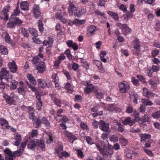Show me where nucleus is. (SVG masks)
<instances>
[{
  "mask_svg": "<svg viewBox=\"0 0 160 160\" xmlns=\"http://www.w3.org/2000/svg\"><path fill=\"white\" fill-rule=\"evenodd\" d=\"M42 123L44 124L47 127H49L50 126V123L45 118L43 117L41 119V117H38L34 120L33 126L36 128H38Z\"/></svg>",
  "mask_w": 160,
  "mask_h": 160,
  "instance_id": "nucleus-1",
  "label": "nucleus"
},
{
  "mask_svg": "<svg viewBox=\"0 0 160 160\" xmlns=\"http://www.w3.org/2000/svg\"><path fill=\"white\" fill-rule=\"evenodd\" d=\"M12 76L10 75L8 71L5 69L2 68L0 72V78L1 80L4 79L7 82H10L12 79Z\"/></svg>",
  "mask_w": 160,
  "mask_h": 160,
  "instance_id": "nucleus-2",
  "label": "nucleus"
},
{
  "mask_svg": "<svg viewBox=\"0 0 160 160\" xmlns=\"http://www.w3.org/2000/svg\"><path fill=\"white\" fill-rule=\"evenodd\" d=\"M3 97L6 100L7 103L9 104H12L14 103L15 102L14 98H15V95L14 93H11L9 96L4 93L3 94Z\"/></svg>",
  "mask_w": 160,
  "mask_h": 160,
  "instance_id": "nucleus-3",
  "label": "nucleus"
},
{
  "mask_svg": "<svg viewBox=\"0 0 160 160\" xmlns=\"http://www.w3.org/2000/svg\"><path fill=\"white\" fill-rule=\"evenodd\" d=\"M116 26L119 28L122 29V32L124 34H127L129 33L131 29L126 24H122L120 23H118Z\"/></svg>",
  "mask_w": 160,
  "mask_h": 160,
  "instance_id": "nucleus-4",
  "label": "nucleus"
},
{
  "mask_svg": "<svg viewBox=\"0 0 160 160\" xmlns=\"http://www.w3.org/2000/svg\"><path fill=\"white\" fill-rule=\"evenodd\" d=\"M125 81H123L119 83L118 85L119 91L122 93L127 92L130 88L129 85L125 83Z\"/></svg>",
  "mask_w": 160,
  "mask_h": 160,
  "instance_id": "nucleus-5",
  "label": "nucleus"
},
{
  "mask_svg": "<svg viewBox=\"0 0 160 160\" xmlns=\"http://www.w3.org/2000/svg\"><path fill=\"white\" fill-rule=\"evenodd\" d=\"M0 124L2 127V128L3 129L6 128L8 129H10L12 131H13L14 132L16 131L15 129H14L13 128H11L9 126H8L7 121L3 118L0 119Z\"/></svg>",
  "mask_w": 160,
  "mask_h": 160,
  "instance_id": "nucleus-6",
  "label": "nucleus"
},
{
  "mask_svg": "<svg viewBox=\"0 0 160 160\" xmlns=\"http://www.w3.org/2000/svg\"><path fill=\"white\" fill-rule=\"evenodd\" d=\"M100 126L99 128L100 130L104 132L108 131L109 128V125L108 123H105L102 120H100L99 122Z\"/></svg>",
  "mask_w": 160,
  "mask_h": 160,
  "instance_id": "nucleus-7",
  "label": "nucleus"
},
{
  "mask_svg": "<svg viewBox=\"0 0 160 160\" xmlns=\"http://www.w3.org/2000/svg\"><path fill=\"white\" fill-rule=\"evenodd\" d=\"M5 154V160H13L15 158V155H13L12 152L8 149L4 150Z\"/></svg>",
  "mask_w": 160,
  "mask_h": 160,
  "instance_id": "nucleus-8",
  "label": "nucleus"
},
{
  "mask_svg": "<svg viewBox=\"0 0 160 160\" xmlns=\"http://www.w3.org/2000/svg\"><path fill=\"white\" fill-rule=\"evenodd\" d=\"M136 122V118L131 120V117H128L125 119L124 120L122 121V123L124 125L129 124L131 126L135 123Z\"/></svg>",
  "mask_w": 160,
  "mask_h": 160,
  "instance_id": "nucleus-9",
  "label": "nucleus"
},
{
  "mask_svg": "<svg viewBox=\"0 0 160 160\" xmlns=\"http://www.w3.org/2000/svg\"><path fill=\"white\" fill-rule=\"evenodd\" d=\"M36 68L38 72L43 73L46 70V65L45 63L44 62H41L39 65L36 66Z\"/></svg>",
  "mask_w": 160,
  "mask_h": 160,
  "instance_id": "nucleus-10",
  "label": "nucleus"
},
{
  "mask_svg": "<svg viewBox=\"0 0 160 160\" xmlns=\"http://www.w3.org/2000/svg\"><path fill=\"white\" fill-rule=\"evenodd\" d=\"M84 85L88 87L84 89L85 91L87 93H89L92 91L93 88V84L91 83L90 82L87 81L85 82Z\"/></svg>",
  "mask_w": 160,
  "mask_h": 160,
  "instance_id": "nucleus-11",
  "label": "nucleus"
},
{
  "mask_svg": "<svg viewBox=\"0 0 160 160\" xmlns=\"http://www.w3.org/2000/svg\"><path fill=\"white\" fill-rule=\"evenodd\" d=\"M129 98L135 104L138 103L137 99L138 98V96L134 92L132 91L130 92Z\"/></svg>",
  "mask_w": 160,
  "mask_h": 160,
  "instance_id": "nucleus-12",
  "label": "nucleus"
},
{
  "mask_svg": "<svg viewBox=\"0 0 160 160\" xmlns=\"http://www.w3.org/2000/svg\"><path fill=\"white\" fill-rule=\"evenodd\" d=\"M10 8V7L9 6H5L3 8L2 11L1 13V15L4 16V19L6 20L8 19V16L7 14V13L9 12Z\"/></svg>",
  "mask_w": 160,
  "mask_h": 160,
  "instance_id": "nucleus-13",
  "label": "nucleus"
},
{
  "mask_svg": "<svg viewBox=\"0 0 160 160\" xmlns=\"http://www.w3.org/2000/svg\"><path fill=\"white\" fill-rule=\"evenodd\" d=\"M66 44L69 47H72L74 51L77 50L78 49V44L72 41L69 40L66 42Z\"/></svg>",
  "mask_w": 160,
  "mask_h": 160,
  "instance_id": "nucleus-14",
  "label": "nucleus"
},
{
  "mask_svg": "<svg viewBox=\"0 0 160 160\" xmlns=\"http://www.w3.org/2000/svg\"><path fill=\"white\" fill-rule=\"evenodd\" d=\"M33 12L36 18H38L40 15L41 12L38 5H35L33 8Z\"/></svg>",
  "mask_w": 160,
  "mask_h": 160,
  "instance_id": "nucleus-15",
  "label": "nucleus"
},
{
  "mask_svg": "<svg viewBox=\"0 0 160 160\" xmlns=\"http://www.w3.org/2000/svg\"><path fill=\"white\" fill-rule=\"evenodd\" d=\"M8 66L10 71L12 72L15 73L16 72L17 68L15 62L13 61H12L11 62H9L8 64Z\"/></svg>",
  "mask_w": 160,
  "mask_h": 160,
  "instance_id": "nucleus-16",
  "label": "nucleus"
},
{
  "mask_svg": "<svg viewBox=\"0 0 160 160\" xmlns=\"http://www.w3.org/2000/svg\"><path fill=\"white\" fill-rule=\"evenodd\" d=\"M139 136L141 138V141L143 143H144L147 139H149L151 138L150 135L146 133L140 134Z\"/></svg>",
  "mask_w": 160,
  "mask_h": 160,
  "instance_id": "nucleus-17",
  "label": "nucleus"
},
{
  "mask_svg": "<svg viewBox=\"0 0 160 160\" xmlns=\"http://www.w3.org/2000/svg\"><path fill=\"white\" fill-rule=\"evenodd\" d=\"M107 110L111 112H120L121 111L119 108L115 107L113 104L109 105Z\"/></svg>",
  "mask_w": 160,
  "mask_h": 160,
  "instance_id": "nucleus-18",
  "label": "nucleus"
},
{
  "mask_svg": "<svg viewBox=\"0 0 160 160\" xmlns=\"http://www.w3.org/2000/svg\"><path fill=\"white\" fill-rule=\"evenodd\" d=\"M51 98L56 105L59 107H60L61 106V102L60 100L59 99L57 98L54 95H52Z\"/></svg>",
  "mask_w": 160,
  "mask_h": 160,
  "instance_id": "nucleus-19",
  "label": "nucleus"
},
{
  "mask_svg": "<svg viewBox=\"0 0 160 160\" xmlns=\"http://www.w3.org/2000/svg\"><path fill=\"white\" fill-rule=\"evenodd\" d=\"M29 4L26 1L22 2L20 3V8L22 10L27 11L29 9Z\"/></svg>",
  "mask_w": 160,
  "mask_h": 160,
  "instance_id": "nucleus-20",
  "label": "nucleus"
},
{
  "mask_svg": "<svg viewBox=\"0 0 160 160\" xmlns=\"http://www.w3.org/2000/svg\"><path fill=\"white\" fill-rule=\"evenodd\" d=\"M14 138V145H15L16 146H18L21 141V136L20 134H15Z\"/></svg>",
  "mask_w": 160,
  "mask_h": 160,
  "instance_id": "nucleus-21",
  "label": "nucleus"
},
{
  "mask_svg": "<svg viewBox=\"0 0 160 160\" xmlns=\"http://www.w3.org/2000/svg\"><path fill=\"white\" fill-rule=\"evenodd\" d=\"M143 93L144 96L148 98L151 96L152 97L154 95L153 93L150 91H149L146 88H143Z\"/></svg>",
  "mask_w": 160,
  "mask_h": 160,
  "instance_id": "nucleus-22",
  "label": "nucleus"
},
{
  "mask_svg": "<svg viewBox=\"0 0 160 160\" xmlns=\"http://www.w3.org/2000/svg\"><path fill=\"white\" fill-rule=\"evenodd\" d=\"M38 82L39 87L44 88L47 87V83L44 80L40 79L38 80Z\"/></svg>",
  "mask_w": 160,
  "mask_h": 160,
  "instance_id": "nucleus-23",
  "label": "nucleus"
},
{
  "mask_svg": "<svg viewBox=\"0 0 160 160\" xmlns=\"http://www.w3.org/2000/svg\"><path fill=\"white\" fill-rule=\"evenodd\" d=\"M107 12L108 13L110 16H112L114 20L117 21L118 20L119 17L117 13L111 11H108Z\"/></svg>",
  "mask_w": 160,
  "mask_h": 160,
  "instance_id": "nucleus-24",
  "label": "nucleus"
},
{
  "mask_svg": "<svg viewBox=\"0 0 160 160\" xmlns=\"http://www.w3.org/2000/svg\"><path fill=\"white\" fill-rule=\"evenodd\" d=\"M41 62H43L41 61L40 58L38 56L34 57L33 59V64L36 66L39 65Z\"/></svg>",
  "mask_w": 160,
  "mask_h": 160,
  "instance_id": "nucleus-25",
  "label": "nucleus"
},
{
  "mask_svg": "<svg viewBox=\"0 0 160 160\" xmlns=\"http://www.w3.org/2000/svg\"><path fill=\"white\" fill-rule=\"evenodd\" d=\"M9 82H10V85H11L10 88L12 90L16 89L18 85V82L14 80H12V79L11 81Z\"/></svg>",
  "mask_w": 160,
  "mask_h": 160,
  "instance_id": "nucleus-26",
  "label": "nucleus"
},
{
  "mask_svg": "<svg viewBox=\"0 0 160 160\" xmlns=\"http://www.w3.org/2000/svg\"><path fill=\"white\" fill-rule=\"evenodd\" d=\"M134 48L138 51L140 50V45L139 40L138 39L136 38L135 40L134 44Z\"/></svg>",
  "mask_w": 160,
  "mask_h": 160,
  "instance_id": "nucleus-27",
  "label": "nucleus"
},
{
  "mask_svg": "<svg viewBox=\"0 0 160 160\" xmlns=\"http://www.w3.org/2000/svg\"><path fill=\"white\" fill-rule=\"evenodd\" d=\"M107 54L106 52L105 51H102L101 52L100 57L101 60L104 62H107V60L104 57V56Z\"/></svg>",
  "mask_w": 160,
  "mask_h": 160,
  "instance_id": "nucleus-28",
  "label": "nucleus"
},
{
  "mask_svg": "<svg viewBox=\"0 0 160 160\" xmlns=\"http://www.w3.org/2000/svg\"><path fill=\"white\" fill-rule=\"evenodd\" d=\"M28 147L30 149H32L34 148L36 144L35 142L32 140H31L28 142Z\"/></svg>",
  "mask_w": 160,
  "mask_h": 160,
  "instance_id": "nucleus-29",
  "label": "nucleus"
},
{
  "mask_svg": "<svg viewBox=\"0 0 160 160\" xmlns=\"http://www.w3.org/2000/svg\"><path fill=\"white\" fill-rule=\"evenodd\" d=\"M63 146L61 145L59 146L58 149L56 150V152L60 158H62V154L63 152Z\"/></svg>",
  "mask_w": 160,
  "mask_h": 160,
  "instance_id": "nucleus-30",
  "label": "nucleus"
},
{
  "mask_svg": "<svg viewBox=\"0 0 160 160\" xmlns=\"http://www.w3.org/2000/svg\"><path fill=\"white\" fill-rule=\"evenodd\" d=\"M30 33L34 37H36L38 36L37 31L33 28H30L29 29Z\"/></svg>",
  "mask_w": 160,
  "mask_h": 160,
  "instance_id": "nucleus-31",
  "label": "nucleus"
},
{
  "mask_svg": "<svg viewBox=\"0 0 160 160\" xmlns=\"http://www.w3.org/2000/svg\"><path fill=\"white\" fill-rule=\"evenodd\" d=\"M19 148V149H18L17 150L13 152L12 153L13 155H15V157L16 156H20L24 151L23 149H21V148Z\"/></svg>",
  "mask_w": 160,
  "mask_h": 160,
  "instance_id": "nucleus-32",
  "label": "nucleus"
},
{
  "mask_svg": "<svg viewBox=\"0 0 160 160\" xmlns=\"http://www.w3.org/2000/svg\"><path fill=\"white\" fill-rule=\"evenodd\" d=\"M53 41V39L52 38H48V40H44L43 42L44 45L46 46L51 44H52Z\"/></svg>",
  "mask_w": 160,
  "mask_h": 160,
  "instance_id": "nucleus-33",
  "label": "nucleus"
},
{
  "mask_svg": "<svg viewBox=\"0 0 160 160\" xmlns=\"http://www.w3.org/2000/svg\"><path fill=\"white\" fill-rule=\"evenodd\" d=\"M28 79L30 82L32 83L33 84L35 85L36 84V82L35 79L31 74H28L27 75Z\"/></svg>",
  "mask_w": 160,
  "mask_h": 160,
  "instance_id": "nucleus-34",
  "label": "nucleus"
},
{
  "mask_svg": "<svg viewBox=\"0 0 160 160\" xmlns=\"http://www.w3.org/2000/svg\"><path fill=\"white\" fill-rule=\"evenodd\" d=\"M65 58V57L64 54L63 53L61 54V55L58 57V60L56 61L55 64L56 65H58L61 63V60L64 59Z\"/></svg>",
  "mask_w": 160,
  "mask_h": 160,
  "instance_id": "nucleus-35",
  "label": "nucleus"
},
{
  "mask_svg": "<svg viewBox=\"0 0 160 160\" xmlns=\"http://www.w3.org/2000/svg\"><path fill=\"white\" fill-rule=\"evenodd\" d=\"M148 82L151 85H153L155 84H158L159 83V81L157 78H155L154 79L153 78L150 80Z\"/></svg>",
  "mask_w": 160,
  "mask_h": 160,
  "instance_id": "nucleus-36",
  "label": "nucleus"
},
{
  "mask_svg": "<svg viewBox=\"0 0 160 160\" xmlns=\"http://www.w3.org/2000/svg\"><path fill=\"white\" fill-rule=\"evenodd\" d=\"M108 150L107 148H106L105 146H104L103 148V150L102 152H101V153L103 155V156L106 158H107L108 159L109 158V152H108Z\"/></svg>",
  "mask_w": 160,
  "mask_h": 160,
  "instance_id": "nucleus-37",
  "label": "nucleus"
},
{
  "mask_svg": "<svg viewBox=\"0 0 160 160\" xmlns=\"http://www.w3.org/2000/svg\"><path fill=\"white\" fill-rule=\"evenodd\" d=\"M132 17V13H128L123 15L122 16V18H123L124 20L128 21L129 19L131 18Z\"/></svg>",
  "mask_w": 160,
  "mask_h": 160,
  "instance_id": "nucleus-38",
  "label": "nucleus"
},
{
  "mask_svg": "<svg viewBox=\"0 0 160 160\" xmlns=\"http://www.w3.org/2000/svg\"><path fill=\"white\" fill-rule=\"evenodd\" d=\"M74 24L76 25H79L81 24H83L85 23V20H81L78 19H77L74 20Z\"/></svg>",
  "mask_w": 160,
  "mask_h": 160,
  "instance_id": "nucleus-39",
  "label": "nucleus"
},
{
  "mask_svg": "<svg viewBox=\"0 0 160 160\" xmlns=\"http://www.w3.org/2000/svg\"><path fill=\"white\" fill-rule=\"evenodd\" d=\"M18 92L20 94L24 96L26 93V91L24 88V87H19L17 89Z\"/></svg>",
  "mask_w": 160,
  "mask_h": 160,
  "instance_id": "nucleus-40",
  "label": "nucleus"
},
{
  "mask_svg": "<svg viewBox=\"0 0 160 160\" xmlns=\"http://www.w3.org/2000/svg\"><path fill=\"white\" fill-rule=\"evenodd\" d=\"M142 102L144 105L146 106L152 105L153 104L148 99H142Z\"/></svg>",
  "mask_w": 160,
  "mask_h": 160,
  "instance_id": "nucleus-41",
  "label": "nucleus"
},
{
  "mask_svg": "<svg viewBox=\"0 0 160 160\" xmlns=\"http://www.w3.org/2000/svg\"><path fill=\"white\" fill-rule=\"evenodd\" d=\"M96 28L94 26L91 25L88 27V31L91 34H92L95 31Z\"/></svg>",
  "mask_w": 160,
  "mask_h": 160,
  "instance_id": "nucleus-42",
  "label": "nucleus"
},
{
  "mask_svg": "<svg viewBox=\"0 0 160 160\" xmlns=\"http://www.w3.org/2000/svg\"><path fill=\"white\" fill-rule=\"evenodd\" d=\"M0 53L3 54H6L8 53L7 49L4 46H1L0 47Z\"/></svg>",
  "mask_w": 160,
  "mask_h": 160,
  "instance_id": "nucleus-43",
  "label": "nucleus"
},
{
  "mask_svg": "<svg viewBox=\"0 0 160 160\" xmlns=\"http://www.w3.org/2000/svg\"><path fill=\"white\" fill-rule=\"evenodd\" d=\"M38 26L40 32H43V25L42 21L41 20H39L38 21Z\"/></svg>",
  "mask_w": 160,
  "mask_h": 160,
  "instance_id": "nucleus-44",
  "label": "nucleus"
},
{
  "mask_svg": "<svg viewBox=\"0 0 160 160\" xmlns=\"http://www.w3.org/2000/svg\"><path fill=\"white\" fill-rule=\"evenodd\" d=\"M119 141L124 146H126L128 143V141L127 139L122 138H119Z\"/></svg>",
  "mask_w": 160,
  "mask_h": 160,
  "instance_id": "nucleus-45",
  "label": "nucleus"
},
{
  "mask_svg": "<svg viewBox=\"0 0 160 160\" xmlns=\"http://www.w3.org/2000/svg\"><path fill=\"white\" fill-rule=\"evenodd\" d=\"M21 32L24 37H28L29 36V34L28 32V30L25 28H21Z\"/></svg>",
  "mask_w": 160,
  "mask_h": 160,
  "instance_id": "nucleus-46",
  "label": "nucleus"
},
{
  "mask_svg": "<svg viewBox=\"0 0 160 160\" xmlns=\"http://www.w3.org/2000/svg\"><path fill=\"white\" fill-rule=\"evenodd\" d=\"M5 40L9 44H11L12 40L10 38V36L8 33H7L5 36Z\"/></svg>",
  "mask_w": 160,
  "mask_h": 160,
  "instance_id": "nucleus-47",
  "label": "nucleus"
},
{
  "mask_svg": "<svg viewBox=\"0 0 160 160\" xmlns=\"http://www.w3.org/2000/svg\"><path fill=\"white\" fill-rule=\"evenodd\" d=\"M152 117L154 118L157 119L160 118V111L155 112L152 115Z\"/></svg>",
  "mask_w": 160,
  "mask_h": 160,
  "instance_id": "nucleus-48",
  "label": "nucleus"
},
{
  "mask_svg": "<svg viewBox=\"0 0 160 160\" xmlns=\"http://www.w3.org/2000/svg\"><path fill=\"white\" fill-rule=\"evenodd\" d=\"M26 84L27 85L29 88H31L33 92H35L36 91V89L34 87L32 86L31 84L28 81H26L25 82Z\"/></svg>",
  "mask_w": 160,
  "mask_h": 160,
  "instance_id": "nucleus-49",
  "label": "nucleus"
},
{
  "mask_svg": "<svg viewBox=\"0 0 160 160\" xmlns=\"http://www.w3.org/2000/svg\"><path fill=\"white\" fill-rule=\"evenodd\" d=\"M133 111V108L131 105H129L126 108V112L128 113H132Z\"/></svg>",
  "mask_w": 160,
  "mask_h": 160,
  "instance_id": "nucleus-50",
  "label": "nucleus"
},
{
  "mask_svg": "<svg viewBox=\"0 0 160 160\" xmlns=\"http://www.w3.org/2000/svg\"><path fill=\"white\" fill-rule=\"evenodd\" d=\"M15 22L12 21H9L7 24V27L10 28H12L15 26Z\"/></svg>",
  "mask_w": 160,
  "mask_h": 160,
  "instance_id": "nucleus-51",
  "label": "nucleus"
},
{
  "mask_svg": "<svg viewBox=\"0 0 160 160\" xmlns=\"http://www.w3.org/2000/svg\"><path fill=\"white\" fill-rule=\"evenodd\" d=\"M71 85L70 83L69 82L66 83L65 86V88L68 90V92H69L71 93L72 92V90H71Z\"/></svg>",
  "mask_w": 160,
  "mask_h": 160,
  "instance_id": "nucleus-52",
  "label": "nucleus"
},
{
  "mask_svg": "<svg viewBox=\"0 0 160 160\" xmlns=\"http://www.w3.org/2000/svg\"><path fill=\"white\" fill-rule=\"evenodd\" d=\"M38 145L39 147L41 149H43L45 148V145L44 144V142L42 140H40L38 142Z\"/></svg>",
  "mask_w": 160,
  "mask_h": 160,
  "instance_id": "nucleus-53",
  "label": "nucleus"
},
{
  "mask_svg": "<svg viewBox=\"0 0 160 160\" xmlns=\"http://www.w3.org/2000/svg\"><path fill=\"white\" fill-rule=\"evenodd\" d=\"M110 140L111 141L115 142L118 141V138L117 136L113 135L110 137Z\"/></svg>",
  "mask_w": 160,
  "mask_h": 160,
  "instance_id": "nucleus-54",
  "label": "nucleus"
},
{
  "mask_svg": "<svg viewBox=\"0 0 160 160\" xmlns=\"http://www.w3.org/2000/svg\"><path fill=\"white\" fill-rule=\"evenodd\" d=\"M95 13L96 14L102 16L104 18H106L105 15L103 12H101L98 10H97L95 12Z\"/></svg>",
  "mask_w": 160,
  "mask_h": 160,
  "instance_id": "nucleus-55",
  "label": "nucleus"
},
{
  "mask_svg": "<svg viewBox=\"0 0 160 160\" xmlns=\"http://www.w3.org/2000/svg\"><path fill=\"white\" fill-rule=\"evenodd\" d=\"M37 109L39 110H40L42 106V103L41 101H38L37 102Z\"/></svg>",
  "mask_w": 160,
  "mask_h": 160,
  "instance_id": "nucleus-56",
  "label": "nucleus"
},
{
  "mask_svg": "<svg viewBox=\"0 0 160 160\" xmlns=\"http://www.w3.org/2000/svg\"><path fill=\"white\" fill-rule=\"evenodd\" d=\"M147 72L148 75L149 77H151L152 74L154 72L151 68H148Z\"/></svg>",
  "mask_w": 160,
  "mask_h": 160,
  "instance_id": "nucleus-57",
  "label": "nucleus"
},
{
  "mask_svg": "<svg viewBox=\"0 0 160 160\" xmlns=\"http://www.w3.org/2000/svg\"><path fill=\"white\" fill-rule=\"evenodd\" d=\"M133 115H134L135 118L136 119V121L137 120H140V118L138 117V116L139 115V112L136 111H135L133 112Z\"/></svg>",
  "mask_w": 160,
  "mask_h": 160,
  "instance_id": "nucleus-58",
  "label": "nucleus"
},
{
  "mask_svg": "<svg viewBox=\"0 0 160 160\" xmlns=\"http://www.w3.org/2000/svg\"><path fill=\"white\" fill-rule=\"evenodd\" d=\"M62 115H57L55 117V119L58 122H61L62 121Z\"/></svg>",
  "mask_w": 160,
  "mask_h": 160,
  "instance_id": "nucleus-59",
  "label": "nucleus"
},
{
  "mask_svg": "<svg viewBox=\"0 0 160 160\" xmlns=\"http://www.w3.org/2000/svg\"><path fill=\"white\" fill-rule=\"evenodd\" d=\"M52 78L53 80H54L53 81V82H58V78L57 76V74H53L52 76Z\"/></svg>",
  "mask_w": 160,
  "mask_h": 160,
  "instance_id": "nucleus-60",
  "label": "nucleus"
},
{
  "mask_svg": "<svg viewBox=\"0 0 160 160\" xmlns=\"http://www.w3.org/2000/svg\"><path fill=\"white\" fill-rule=\"evenodd\" d=\"M86 140L88 144H92L93 143V142L92 141V139L90 137H86Z\"/></svg>",
  "mask_w": 160,
  "mask_h": 160,
  "instance_id": "nucleus-61",
  "label": "nucleus"
},
{
  "mask_svg": "<svg viewBox=\"0 0 160 160\" xmlns=\"http://www.w3.org/2000/svg\"><path fill=\"white\" fill-rule=\"evenodd\" d=\"M14 22H15V24H17L18 25H20L21 24L22 22L18 18H14Z\"/></svg>",
  "mask_w": 160,
  "mask_h": 160,
  "instance_id": "nucleus-62",
  "label": "nucleus"
},
{
  "mask_svg": "<svg viewBox=\"0 0 160 160\" xmlns=\"http://www.w3.org/2000/svg\"><path fill=\"white\" fill-rule=\"evenodd\" d=\"M108 133L107 132L103 133L102 134L101 137L102 139H105L108 138Z\"/></svg>",
  "mask_w": 160,
  "mask_h": 160,
  "instance_id": "nucleus-63",
  "label": "nucleus"
},
{
  "mask_svg": "<svg viewBox=\"0 0 160 160\" xmlns=\"http://www.w3.org/2000/svg\"><path fill=\"white\" fill-rule=\"evenodd\" d=\"M28 112L29 114L34 113V110L33 108L31 107H29L28 109Z\"/></svg>",
  "mask_w": 160,
  "mask_h": 160,
  "instance_id": "nucleus-64",
  "label": "nucleus"
}]
</instances>
